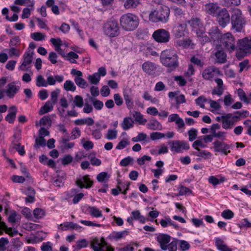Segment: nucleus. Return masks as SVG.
Segmentation results:
<instances>
[{
	"mask_svg": "<svg viewBox=\"0 0 251 251\" xmlns=\"http://www.w3.org/2000/svg\"><path fill=\"white\" fill-rule=\"evenodd\" d=\"M160 60L162 64L168 68L167 71L171 72L178 66L177 56L174 50H165L162 52Z\"/></svg>",
	"mask_w": 251,
	"mask_h": 251,
	"instance_id": "obj_1",
	"label": "nucleus"
},
{
	"mask_svg": "<svg viewBox=\"0 0 251 251\" xmlns=\"http://www.w3.org/2000/svg\"><path fill=\"white\" fill-rule=\"evenodd\" d=\"M120 24L123 29L127 31L133 30L139 25V19L132 13L125 14L120 18Z\"/></svg>",
	"mask_w": 251,
	"mask_h": 251,
	"instance_id": "obj_2",
	"label": "nucleus"
},
{
	"mask_svg": "<svg viewBox=\"0 0 251 251\" xmlns=\"http://www.w3.org/2000/svg\"><path fill=\"white\" fill-rule=\"evenodd\" d=\"M170 16V9L166 5L160 6L158 10L151 11L149 15V20L152 22H161L166 23Z\"/></svg>",
	"mask_w": 251,
	"mask_h": 251,
	"instance_id": "obj_3",
	"label": "nucleus"
},
{
	"mask_svg": "<svg viewBox=\"0 0 251 251\" xmlns=\"http://www.w3.org/2000/svg\"><path fill=\"white\" fill-rule=\"evenodd\" d=\"M232 28L236 32H241L246 25V21L243 17L242 11L238 8L233 10L231 17Z\"/></svg>",
	"mask_w": 251,
	"mask_h": 251,
	"instance_id": "obj_4",
	"label": "nucleus"
},
{
	"mask_svg": "<svg viewBox=\"0 0 251 251\" xmlns=\"http://www.w3.org/2000/svg\"><path fill=\"white\" fill-rule=\"evenodd\" d=\"M104 33L110 37L118 36L120 34V27L117 21L110 20L104 24L103 26Z\"/></svg>",
	"mask_w": 251,
	"mask_h": 251,
	"instance_id": "obj_5",
	"label": "nucleus"
},
{
	"mask_svg": "<svg viewBox=\"0 0 251 251\" xmlns=\"http://www.w3.org/2000/svg\"><path fill=\"white\" fill-rule=\"evenodd\" d=\"M237 45L239 51L236 53L237 57L242 58L247 54L251 53V39L245 38L239 40Z\"/></svg>",
	"mask_w": 251,
	"mask_h": 251,
	"instance_id": "obj_6",
	"label": "nucleus"
},
{
	"mask_svg": "<svg viewBox=\"0 0 251 251\" xmlns=\"http://www.w3.org/2000/svg\"><path fill=\"white\" fill-rule=\"evenodd\" d=\"M220 42L222 45L228 50L233 51L236 49L235 38L230 32L222 35Z\"/></svg>",
	"mask_w": 251,
	"mask_h": 251,
	"instance_id": "obj_7",
	"label": "nucleus"
},
{
	"mask_svg": "<svg viewBox=\"0 0 251 251\" xmlns=\"http://www.w3.org/2000/svg\"><path fill=\"white\" fill-rule=\"evenodd\" d=\"M222 127L225 129L232 128L235 124L240 120V117L228 113L222 116Z\"/></svg>",
	"mask_w": 251,
	"mask_h": 251,
	"instance_id": "obj_8",
	"label": "nucleus"
},
{
	"mask_svg": "<svg viewBox=\"0 0 251 251\" xmlns=\"http://www.w3.org/2000/svg\"><path fill=\"white\" fill-rule=\"evenodd\" d=\"M152 37L156 42L158 43H166L169 42L170 38L169 32L164 29H159L155 30Z\"/></svg>",
	"mask_w": 251,
	"mask_h": 251,
	"instance_id": "obj_9",
	"label": "nucleus"
},
{
	"mask_svg": "<svg viewBox=\"0 0 251 251\" xmlns=\"http://www.w3.org/2000/svg\"><path fill=\"white\" fill-rule=\"evenodd\" d=\"M216 20L221 26L226 27L229 23L230 20L227 10L225 8L220 10L216 15Z\"/></svg>",
	"mask_w": 251,
	"mask_h": 251,
	"instance_id": "obj_10",
	"label": "nucleus"
},
{
	"mask_svg": "<svg viewBox=\"0 0 251 251\" xmlns=\"http://www.w3.org/2000/svg\"><path fill=\"white\" fill-rule=\"evenodd\" d=\"M222 75L219 69L214 66L205 68L202 73V77L207 80H212L214 77Z\"/></svg>",
	"mask_w": 251,
	"mask_h": 251,
	"instance_id": "obj_11",
	"label": "nucleus"
},
{
	"mask_svg": "<svg viewBox=\"0 0 251 251\" xmlns=\"http://www.w3.org/2000/svg\"><path fill=\"white\" fill-rule=\"evenodd\" d=\"M34 52L32 50L26 51L23 55V61L19 69L22 71H27L31 66Z\"/></svg>",
	"mask_w": 251,
	"mask_h": 251,
	"instance_id": "obj_12",
	"label": "nucleus"
},
{
	"mask_svg": "<svg viewBox=\"0 0 251 251\" xmlns=\"http://www.w3.org/2000/svg\"><path fill=\"white\" fill-rule=\"evenodd\" d=\"M190 146L187 142L183 140H175L172 142L171 151L176 153L188 150Z\"/></svg>",
	"mask_w": 251,
	"mask_h": 251,
	"instance_id": "obj_13",
	"label": "nucleus"
},
{
	"mask_svg": "<svg viewBox=\"0 0 251 251\" xmlns=\"http://www.w3.org/2000/svg\"><path fill=\"white\" fill-rule=\"evenodd\" d=\"M173 33L176 37L180 38L188 34V29L186 23H178L173 28Z\"/></svg>",
	"mask_w": 251,
	"mask_h": 251,
	"instance_id": "obj_14",
	"label": "nucleus"
},
{
	"mask_svg": "<svg viewBox=\"0 0 251 251\" xmlns=\"http://www.w3.org/2000/svg\"><path fill=\"white\" fill-rule=\"evenodd\" d=\"M175 122L177 126V130L179 133H183L185 130V123L177 114H172L168 117V122Z\"/></svg>",
	"mask_w": 251,
	"mask_h": 251,
	"instance_id": "obj_15",
	"label": "nucleus"
},
{
	"mask_svg": "<svg viewBox=\"0 0 251 251\" xmlns=\"http://www.w3.org/2000/svg\"><path fill=\"white\" fill-rule=\"evenodd\" d=\"M213 145L215 152H221L226 155L230 152V146L224 142L216 140Z\"/></svg>",
	"mask_w": 251,
	"mask_h": 251,
	"instance_id": "obj_16",
	"label": "nucleus"
},
{
	"mask_svg": "<svg viewBox=\"0 0 251 251\" xmlns=\"http://www.w3.org/2000/svg\"><path fill=\"white\" fill-rule=\"evenodd\" d=\"M76 184L80 188H90L93 185V181L90 178L89 175H85L77 178L76 180Z\"/></svg>",
	"mask_w": 251,
	"mask_h": 251,
	"instance_id": "obj_17",
	"label": "nucleus"
},
{
	"mask_svg": "<svg viewBox=\"0 0 251 251\" xmlns=\"http://www.w3.org/2000/svg\"><path fill=\"white\" fill-rule=\"evenodd\" d=\"M106 242L102 237L100 239L95 238L91 241V247L94 251H105Z\"/></svg>",
	"mask_w": 251,
	"mask_h": 251,
	"instance_id": "obj_18",
	"label": "nucleus"
},
{
	"mask_svg": "<svg viewBox=\"0 0 251 251\" xmlns=\"http://www.w3.org/2000/svg\"><path fill=\"white\" fill-rule=\"evenodd\" d=\"M106 242L102 237L100 239L95 238L91 241V247L94 251H105Z\"/></svg>",
	"mask_w": 251,
	"mask_h": 251,
	"instance_id": "obj_19",
	"label": "nucleus"
},
{
	"mask_svg": "<svg viewBox=\"0 0 251 251\" xmlns=\"http://www.w3.org/2000/svg\"><path fill=\"white\" fill-rule=\"evenodd\" d=\"M142 69L143 71L146 74L152 75L155 74L157 65L153 62L147 61L142 64Z\"/></svg>",
	"mask_w": 251,
	"mask_h": 251,
	"instance_id": "obj_20",
	"label": "nucleus"
},
{
	"mask_svg": "<svg viewBox=\"0 0 251 251\" xmlns=\"http://www.w3.org/2000/svg\"><path fill=\"white\" fill-rule=\"evenodd\" d=\"M15 82L9 83L4 90L5 94L9 98H13L20 89V86L16 85Z\"/></svg>",
	"mask_w": 251,
	"mask_h": 251,
	"instance_id": "obj_21",
	"label": "nucleus"
},
{
	"mask_svg": "<svg viewBox=\"0 0 251 251\" xmlns=\"http://www.w3.org/2000/svg\"><path fill=\"white\" fill-rule=\"evenodd\" d=\"M156 240L160 245V248L163 251L167 250V245L171 241V236L167 234H159Z\"/></svg>",
	"mask_w": 251,
	"mask_h": 251,
	"instance_id": "obj_22",
	"label": "nucleus"
},
{
	"mask_svg": "<svg viewBox=\"0 0 251 251\" xmlns=\"http://www.w3.org/2000/svg\"><path fill=\"white\" fill-rule=\"evenodd\" d=\"M220 7L216 3H207L204 6V10L205 12L209 15L213 16L217 15L219 12Z\"/></svg>",
	"mask_w": 251,
	"mask_h": 251,
	"instance_id": "obj_23",
	"label": "nucleus"
},
{
	"mask_svg": "<svg viewBox=\"0 0 251 251\" xmlns=\"http://www.w3.org/2000/svg\"><path fill=\"white\" fill-rule=\"evenodd\" d=\"M215 81L217 85L212 90V94L221 96L224 91L223 81L221 78H216L215 79Z\"/></svg>",
	"mask_w": 251,
	"mask_h": 251,
	"instance_id": "obj_24",
	"label": "nucleus"
},
{
	"mask_svg": "<svg viewBox=\"0 0 251 251\" xmlns=\"http://www.w3.org/2000/svg\"><path fill=\"white\" fill-rule=\"evenodd\" d=\"M17 111L16 106H11L9 108L8 114L5 118V120L10 124H13L15 120Z\"/></svg>",
	"mask_w": 251,
	"mask_h": 251,
	"instance_id": "obj_25",
	"label": "nucleus"
},
{
	"mask_svg": "<svg viewBox=\"0 0 251 251\" xmlns=\"http://www.w3.org/2000/svg\"><path fill=\"white\" fill-rule=\"evenodd\" d=\"M208 35L211 41H215L221 37V32L217 26L212 27L208 31Z\"/></svg>",
	"mask_w": 251,
	"mask_h": 251,
	"instance_id": "obj_26",
	"label": "nucleus"
},
{
	"mask_svg": "<svg viewBox=\"0 0 251 251\" xmlns=\"http://www.w3.org/2000/svg\"><path fill=\"white\" fill-rule=\"evenodd\" d=\"M187 23L192 27L193 30L203 26L201 19L197 17H192L187 21Z\"/></svg>",
	"mask_w": 251,
	"mask_h": 251,
	"instance_id": "obj_27",
	"label": "nucleus"
},
{
	"mask_svg": "<svg viewBox=\"0 0 251 251\" xmlns=\"http://www.w3.org/2000/svg\"><path fill=\"white\" fill-rule=\"evenodd\" d=\"M160 224L163 227L173 226L176 229L178 228V225L174 223L168 216H165L164 219H161L160 221Z\"/></svg>",
	"mask_w": 251,
	"mask_h": 251,
	"instance_id": "obj_28",
	"label": "nucleus"
},
{
	"mask_svg": "<svg viewBox=\"0 0 251 251\" xmlns=\"http://www.w3.org/2000/svg\"><path fill=\"white\" fill-rule=\"evenodd\" d=\"M54 104L50 101H47L45 104L40 108L39 114L40 115H44L49 112L52 111Z\"/></svg>",
	"mask_w": 251,
	"mask_h": 251,
	"instance_id": "obj_29",
	"label": "nucleus"
},
{
	"mask_svg": "<svg viewBox=\"0 0 251 251\" xmlns=\"http://www.w3.org/2000/svg\"><path fill=\"white\" fill-rule=\"evenodd\" d=\"M215 245L220 251H232V250L225 244L224 241L220 238L216 239Z\"/></svg>",
	"mask_w": 251,
	"mask_h": 251,
	"instance_id": "obj_30",
	"label": "nucleus"
},
{
	"mask_svg": "<svg viewBox=\"0 0 251 251\" xmlns=\"http://www.w3.org/2000/svg\"><path fill=\"white\" fill-rule=\"evenodd\" d=\"M128 234V231L125 230L119 232H113L111 233L109 237L111 239H114L116 240H119L122 239L127 236Z\"/></svg>",
	"mask_w": 251,
	"mask_h": 251,
	"instance_id": "obj_31",
	"label": "nucleus"
},
{
	"mask_svg": "<svg viewBox=\"0 0 251 251\" xmlns=\"http://www.w3.org/2000/svg\"><path fill=\"white\" fill-rule=\"evenodd\" d=\"M176 46L183 48H188L190 46L193 48L194 46V44L192 43V40L190 39H178L176 42Z\"/></svg>",
	"mask_w": 251,
	"mask_h": 251,
	"instance_id": "obj_32",
	"label": "nucleus"
},
{
	"mask_svg": "<svg viewBox=\"0 0 251 251\" xmlns=\"http://www.w3.org/2000/svg\"><path fill=\"white\" fill-rule=\"evenodd\" d=\"M134 122L129 117H125L121 123V126L124 130H127L133 126Z\"/></svg>",
	"mask_w": 251,
	"mask_h": 251,
	"instance_id": "obj_33",
	"label": "nucleus"
},
{
	"mask_svg": "<svg viewBox=\"0 0 251 251\" xmlns=\"http://www.w3.org/2000/svg\"><path fill=\"white\" fill-rule=\"evenodd\" d=\"M193 154L199 157H201L204 159H209L212 155V153L208 151H207L206 150H198L197 151L193 152Z\"/></svg>",
	"mask_w": 251,
	"mask_h": 251,
	"instance_id": "obj_34",
	"label": "nucleus"
},
{
	"mask_svg": "<svg viewBox=\"0 0 251 251\" xmlns=\"http://www.w3.org/2000/svg\"><path fill=\"white\" fill-rule=\"evenodd\" d=\"M132 116L135 118V121L140 125H144L147 122V120L143 118L140 112L136 111L131 112Z\"/></svg>",
	"mask_w": 251,
	"mask_h": 251,
	"instance_id": "obj_35",
	"label": "nucleus"
},
{
	"mask_svg": "<svg viewBox=\"0 0 251 251\" xmlns=\"http://www.w3.org/2000/svg\"><path fill=\"white\" fill-rule=\"evenodd\" d=\"M74 122L76 125H83L86 124L89 126H92L94 124V120L91 117H88L86 119H77L75 120Z\"/></svg>",
	"mask_w": 251,
	"mask_h": 251,
	"instance_id": "obj_36",
	"label": "nucleus"
},
{
	"mask_svg": "<svg viewBox=\"0 0 251 251\" xmlns=\"http://www.w3.org/2000/svg\"><path fill=\"white\" fill-rule=\"evenodd\" d=\"M147 126L148 128L154 130H161L162 128L160 123L156 120H153L150 121Z\"/></svg>",
	"mask_w": 251,
	"mask_h": 251,
	"instance_id": "obj_37",
	"label": "nucleus"
},
{
	"mask_svg": "<svg viewBox=\"0 0 251 251\" xmlns=\"http://www.w3.org/2000/svg\"><path fill=\"white\" fill-rule=\"evenodd\" d=\"M215 56L218 63H224L226 60V54L223 50L216 51Z\"/></svg>",
	"mask_w": 251,
	"mask_h": 251,
	"instance_id": "obj_38",
	"label": "nucleus"
},
{
	"mask_svg": "<svg viewBox=\"0 0 251 251\" xmlns=\"http://www.w3.org/2000/svg\"><path fill=\"white\" fill-rule=\"evenodd\" d=\"M141 0H126L124 3L126 9L134 8L136 7L140 3Z\"/></svg>",
	"mask_w": 251,
	"mask_h": 251,
	"instance_id": "obj_39",
	"label": "nucleus"
},
{
	"mask_svg": "<svg viewBox=\"0 0 251 251\" xmlns=\"http://www.w3.org/2000/svg\"><path fill=\"white\" fill-rule=\"evenodd\" d=\"M131 215L135 220H138L141 223H145L146 221V218L141 215L139 210L133 211L131 212Z\"/></svg>",
	"mask_w": 251,
	"mask_h": 251,
	"instance_id": "obj_40",
	"label": "nucleus"
},
{
	"mask_svg": "<svg viewBox=\"0 0 251 251\" xmlns=\"http://www.w3.org/2000/svg\"><path fill=\"white\" fill-rule=\"evenodd\" d=\"M64 89L67 91L74 92L76 90V86L71 80H66L63 86Z\"/></svg>",
	"mask_w": 251,
	"mask_h": 251,
	"instance_id": "obj_41",
	"label": "nucleus"
},
{
	"mask_svg": "<svg viewBox=\"0 0 251 251\" xmlns=\"http://www.w3.org/2000/svg\"><path fill=\"white\" fill-rule=\"evenodd\" d=\"M74 81L75 84L81 88H85L87 86V82L82 77H75Z\"/></svg>",
	"mask_w": 251,
	"mask_h": 251,
	"instance_id": "obj_42",
	"label": "nucleus"
},
{
	"mask_svg": "<svg viewBox=\"0 0 251 251\" xmlns=\"http://www.w3.org/2000/svg\"><path fill=\"white\" fill-rule=\"evenodd\" d=\"M46 37V35L41 32H36L31 34V38L36 41L44 40Z\"/></svg>",
	"mask_w": 251,
	"mask_h": 251,
	"instance_id": "obj_43",
	"label": "nucleus"
},
{
	"mask_svg": "<svg viewBox=\"0 0 251 251\" xmlns=\"http://www.w3.org/2000/svg\"><path fill=\"white\" fill-rule=\"evenodd\" d=\"M178 244L179 245V248L181 251H187L190 248L189 243L185 240H178Z\"/></svg>",
	"mask_w": 251,
	"mask_h": 251,
	"instance_id": "obj_44",
	"label": "nucleus"
},
{
	"mask_svg": "<svg viewBox=\"0 0 251 251\" xmlns=\"http://www.w3.org/2000/svg\"><path fill=\"white\" fill-rule=\"evenodd\" d=\"M39 125L41 126H45L50 127L51 125V121L49 116H45L42 117L39 121Z\"/></svg>",
	"mask_w": 251,
	"mask_h": 251,
	"instance_id": "obj_45",
	"label": "nucleus"
},
{
	"mask_svg": "<svg viewBox=\"0 0 251 251\" xmlns=\"http://www.w3.org/2000/svg\"><path fill=\"white\" fill-rule=\"evenodd\" d=\"M89 212L91 215L94 217H100L102 216L101 211L96 207H90Z\"/></svg>",
	"mask_w": 251,
	"mask_h": 251,
	"instance_id": "obj_46",
	"label": "nucleus"
},
{
	"mask_svg": "<svg viewBox=\"0 0 251 251\" xmlns=\"http://www.w3.org/2000/svg\"><path fill=\"white\" fill-rule=\"evenodd\" d=\"M60 92V91L59 89H56L55 90L52 91L50 94V100L49 101L55 104L57 102Z\"/></svg>",
	"mask_w": 251,
	"mask_h": 251,
	"instance_id": "obj_47",
	"label": "nucleus"
},
{
	"mask_svg": "<svg viewBox=\"0 0 251 251\" xmlns=\"http://www.w3.org/2000/svg\"><path fill=\"white\" fill-rule=\"evenodd\" d=\"M208 103L210 104V107L212 108L211 111L213 113H217L216 111L219 110L221 107L220 104L214 100H208Z\"/></svg>",
	"mask_w": 251,
	"mask_h": 251,
	"instance_id": "obj_48",
	"label": "nucleus"
},
{
	"mask_svg": "<svg viewBox=\"0 0 251 251\" xmlns=\"http://www.w3.org/2000/svg\"><path fill=\"white\" fill-rule=\"evenodd\" d=\"M73 102L75 106L81 108L84 105V101L83 98L79 95H76L74 97Z\"/></svg>",
	"mask_w": 251,
	"mask_h": 251,
	"instance_id": "obj_49",
	"label": "nucleus"
},
{
	"mask_svg": "<svg viewBox=\"0 0 251 251\" xmlns=\"http://www.w3.org/2000/svg\"><path fill=\"white\" fill-rule=\"evenodd\" d=\"M198 130L197 129L192 128L190 130L188 131V135L189 136V141H194L197 137L198 135Z\"/></svg>",
	"mask_w": 251,
	"mask_h": 251,
	"instance_id": "obj_50",
	"label": "nucleus"
},
{
	"mask_svg": "<svg viewBox=\"0 0 251 251\" xmlns=\"http://www.w3.org/2000/svg\"><path fill=\"white\" fill-rule=\"evenodd\" d=\"M100 75L98 73H94L92 75H89L88 77L90 82L93 84H97L100 80Z\"/></svg>",
	"mask_w": 251,
	"mask_h": 251,
	"instance_id": "obj_51",
	"label": "nucleus"
},
{
	"mask_svg": "<svg viewBox=\"0 0 251 251\" xmlns=\"http://www.w3.org/2000/svg\"><path fill=\"white\" fill-rule=\"evenodd\" d=\"M36 85L38 87H47L48 83L42 75H38L36 77Z\"/></svg>",
	"mask_w": 251,
	"mask_h": 251,
	"instance_id": "obj_52",
	"label": "nucleus"
},
{
	"mask_svg": "<svg viewBox=\"0 0 251 251\" xmlns=\"http://www.w3.org/2000/svg\"><path fill=\"white\" fill-rule=\"evenodd\" d=\"M178 240L174 239L167 245V250L169 251H176L177 249Z\"/></svg>",
	"mask_w": 251,
	"mask_h": 251,
	"instance_id": "obj_53",
	"label": "nucleus"
},
{
	"mask_svg": "<svg viewBox=\"0 0 251 251\" xmlns=\"http://www.w3.org/2000/svg\"><path fill=\"white\" fill-rule=\"evenodd\" d=\"M45 214V212L43 209L36 208L33 211V215L36 219H40L43 218Z\"/></svg>",
	"mask_w": 251,
	"mask_h": 251,
	"instance_id": "obj_54",
	"label": "nucleus"
},
{
	"mask_svg": "<svg viewBox=\"0 0 251 251\" xmlns=\"http://www.w3.org/2000/svg\"><path fill=\"white\" fill-rule=\"evenodd\" d=\"M237 93L240 100L247 103H249L250 102L249 99L247 98L246 95L243 89L240 88L238 89L237 90Z\"/></svg>",
	"mask_w": 251,
	"mask_h": 251,
	"instance_id": "obj_55",
	"label": "nucleus"
},
{
	"mask_svg": "<svg viewBox=\"0 0 251 251\" xmlns=\"http://www.w3.org/2000/svg\"><path fill=\"white\" fill-rule=\"evenodd\" d=\"M72 222H66L61 224L58 226V228L60 231H66L69 229H71Z\"/></svg>",
	"mask_w": 251,
	"mask_h": 251,
	"instance_id": "obj_56",
	"label": "nucleus"
},
{
	"mask_svg": "<svg viewBox=\"0 0 251 251\" xmlns=\"http://www.w3.org/2000/svg\"><path fill=\"white\" fill-rule=\"evenodd\" d=\"M199 147L201 148H205L206 147V145L201 140H197L195 141L192 144V147L197 151H198V150H200L199 148Z\"/></svg>",
	"mask_w": 251,
	"mask_h": 251,
	"instance_id": "obj_57",
	"label": "nucleus"
},
{
	"mask_svg": "<svg viewBox=\"0 0 251 251\" xmlns=\"http://www.w3.org/2000/svg\"><path fill=\"white\" fill-rule=\"evenodd\" d=\"M117 131L116 130L108 129L106 135V138L108 140H112L117 138Z\"/></svg>",
	"mask_w": 251,
	"mask_h": 251,
	"instance_id": "obj_58",
	"label": "nucleus"
},
{
	"mask_svg": "<svg viewBox=\"0 0 251 251\" xmlns=\"http://www.w3.org/2000/svg\"><path fill=\"white\" fill-rule=\"evenodd\" d=\"M165 136V135L163 133L158 132H152L150 135V138L153 141L162 139Z\"/></svg>",
	"mask_w": 251,
	"mask_h": 251,
	"instance_id": "obj_59",
	"label": "nucleus"
},
{
	"mask_svg": "<svg viewBox=\"0 0 251 251\" xmlns=\"http://www.w3.org/2000/svg\"><path fill=\"white\" fill-rule=\"evenodd\" d=\"M207 101V99L202 96L199 97L195 100L196 104L202 108H205L204 103Z\"/></svg>",
	"mask_w": 251,
	"mask_h": 251,
	"instance_id": "obj_60",
	"label": "nucleus"
},
{
	"mask_svg": "<svg viewBox=\"0 0 251 251\" xmlns=\"http://www.w3.org/2000/svg\"><path fill=\"white\" fill-rule=\"evenodd\" d=\"M66 57L71 63H76V61L75 60V59L78 58V55L73 51H70L68 53Z\"/></svg>",
	"mask_w": 251,
	"mask_h": 251,
	"instance_id": "obj_61",
	"label": "nucleus"
},
{
	"mask_svg": "<svg viewBox=\"0 0 251 251\" xmlns=\"http://www.w3.org/2000/svg\"><path fill=\"white\" fill-rule=\"evenodd\" d=\"M222 216L226 219H230L234 216L233 212L230 210L227 209L223 211L221 214Z\"/></svg>",
	"mask_w": 251,
	"mask_h": 251,
	"instance_id": "obj_62",
	"label": "nucleus"
},
{
	"mask_svg": "<svg viewBox=\"0 0 251 251\" xmlns=\"http://www.w3.org/2000/svg\"><path fill=\"white\" fill-rule=\"evenodd\" d=\"M13 148L15 149L21 155H23L25 154L24 146H22L20 143L14 144Z\"/></svg>",
	"mask_w": 251,
	"mask_h": 251,
	"instance_id": "obj_63",
	"label": "nucleus"
},
{
	"mask_svg": "<svg viewBox=\"0 0 251 251\" xmlns=\"http://www.w3.org/2000/svg\"><path fill=\"white\" fill-rule=\"evenodd\" d=\"M64 180V178L60 176H57L54 178L52 183L55 186L60 187L63 186Z\"/></svg>",
	"mask_w": 251,
	"mask_h": 251,
	"instance_id": "obj_64",
	"label": "nucleus"
}]
</instances>
